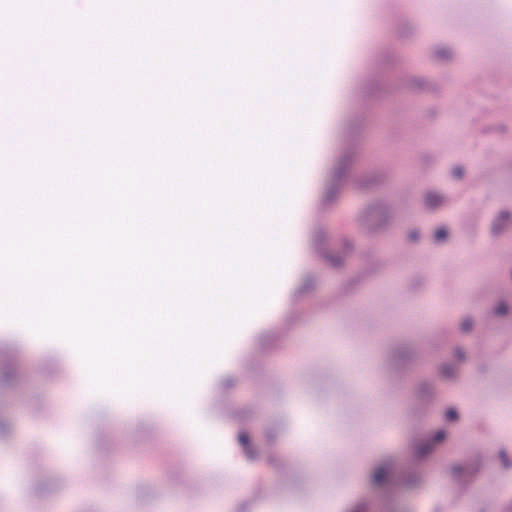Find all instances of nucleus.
Segmentation results:
<instances>
[{
    "mask_svg": "<svg viewBox=\"0 0 512 512\" xmlns=\"http://www.w3.org/2000/svg\"><path fill=\"white\" fill-rule=\"evenodd\" d=\"M510 223V217L508 213L502 212L493 222L492 232L494 234L501 233L505 227Z\"/></svg>",
    "mask_w": 512,
    "mask_h": 512,
    "instance_id": "obj_1",
    "label": "nucleus"
},
{
    "mask_svg": "<svg viewBox=\"0 0 512 512\" xmlns=\"http://www.w3.org/2000/svg\"><path fill=\"white\" fill-rule=\"evenodd\" d=\"M389 474V470L385 466H380L375 469L373 476H372V482L375 485H382L387 478Z\"/></svg>",
    "mask_w": 512,
    "mask_h": 512,
    "instance_id": "obj_2",
    "label": "nucleus"
},
{
    "mask_svg": "<svg viewBox=\"0 0 512 512\" xmlns=\"http://www.w3.org/2000/svg\"><path fill=\"white\" fill-rule=\"evenodd\" d=\"M443 203L442 196L435 193H427L425 196V204L429 208H436Z\"/></svg>",
    "mask_w": 512,
    "mask_h": 512,
    "instance_id": "obj_3",
    "label": "nucleus"
},
{
    "mask_svg": "<svg viewBox=\"0 0 512 512\" xmlns=\"http://www.w3.org/2000/svg\"><path fill=\"white\" fill-rule=\"evenodd\" d=\"M240 444L245 448L247 454L250 455L249 436L246 433H240L238 436Z\"/></svg>",
    "mask_w": 512,
    "mask_h": 512,
    "instance_id": "obj_4",
    "label": "nucleus"
},
{
    "mask_svg": "<svg viewBox=\"0 0 512 512\" xmlns=\"http://www.w3.org/2000/svg\"><path fill=\"white\" fill-rule=\"evenodd\" d=\"M446 238H447V230L445 228L441 227L435 231V239L437 241H442V240H445Z\"/></svg>",
    "mask_w": 512,
    "mask_h": 512,
    "instance_id": "obj_5",
    "label": "nucleus"
},
{
    "mask_svg": "<svg viewBox=\"0 0 512 512\" xmlns=\"http://www.w3.org/2000/svg\"><path fill=\"white\" fill-rule=\"evenodd\" d=\"M432 449V445L430 443L425 444L423 446H420L417 450V454L419 456H424L425 454L429 453Z\"/></svg>",
    "mask_w": 512,
    "mask_h": 512,
    "instance_id": "obj_6",
    "label": "nucleus"
},
{
    "mask_svg": "<svg viewBox=\"0 0 512 512\" xmlns=\"http://www.w3.org/2000/svg\"><path fill=\"white\" fill-rule=\"evenodd\" d=\"M507 313V306L505 303H499L495 307V314L497 315H505Z\"/></svg>",
    "mask_w": 512,
    "mask_h": 512,
    "instance_id": "obj_7",
    "label": "nucleus"
},
{
    "mask_svg": "<svg viewBox=\"0 0 512 512\" xmlns=\"http://www.w3.org/2000/svg\"><path fill=\"white\" fill-rule=\"evenodd\" d=\"M499 457H500V460H501V463L502 465L505 467V468H508L511 466L509 460H508V456L507 454L504 452V451H501L500 454H499Z\"/></svg>",
    "mask_w": 512,
    "mask_h": 512,
    "instance_id": "obj_8",
    "label": "nucleus"
},
{
    "mask_svg": "<svg viewBox=\"0 0 512 512\" xmlns=\"http://www.w3.org/2000/svg\"><path fill=\"white\" fill-rule=\"evenodd\" d=\"M445 416H446V420L453 421V420L457 419V412L451 408L446 411Z\"/></svg>",
    "mask_w": 512,
    "mask_h": 512,
    "instance_id": "obj_9",
    "label": "nucleus"
},
{
    "mask_svg": "<svg viewBox=\"0 0 512 512\" xmlns=\"http://www.w3.org/2000/svg\"><path fill=\"white\" fill-rule=\"evenodd\" d=\"M472 328V321L470 319H465L461 323V329L464 332H468Z\"/></svg>",
    "mask_w": 512,
    "mask_h": 512,
    "instance_id": "obj_10",
    "label": "nucleus"
},
{
    "mask_svg": "<svg viewBox=\"0 0 512 512\" xmlns=\"http://www.w3.org/2000/svg\"><path fill=\"white\" fill-rule=\"evenodd\" d=\"M452 174L456 178H461L463 176V174H464V171H463V169L461 167L457 166V167L453 168Z\"/></svg>",
    "mask_w": 512,
    "mask_h": 512,
    "instance_id": "obj_11",
    "label": "nucleus"
},
{
    "mask_svg": "<svg viewBox=\"0 0 512 512\" xmlns=\"http://www.w3.org/2000/svg\"><path fill=\"white\" fill-rule=\"evenodd\" d=\"M445 438V432L444 431H438L434 436V442L440 443Z\"/></svg>",
    "mask_w": 512,
    "mask_h": 512,
    "instance_id": "obj_12",
    "label": "nucleus"
},
{
    "mask_svg": "<svg viewBox=\"0 0 512 512\" xmlns=\"http://www.w3.org/2000/svg\"><path fill=\"white\" fill-rule=\"evenodd\" d=\"M448 54H449V51L445 50V49L437 51V56L439 58H445L448 56Z\"/></svg>",
    "mask_w": 512,
    "mask_h": 512,
    "instance_id": "obj_13",
    "label": "nucleus"
},
{
    "mask_svg": "<svg viewBox=\"0 0 512 512\" xmlns=\"http://www.w3.org/2000/svg\"><path fill=\"white\" fill-rule=\"evenodd\" d=\"M442 373H443V375H445V376H450V375L452 374V373L448 370V368H447V367H443V368H442Z\"/></svg>",
    "mask_w": 512,
    "mask_h": 512,
    "instance_id": "obj_14",
    "label": "nucleus"
},
{
    "mask_svg": "<svg viewBox=\"0 0 512 512\" xmlns=\"http://www.w3.org/2000/svg\"><path fill=\"white\" fill-rule=\"evenodd\" d=\"M462 471H463V468H461V467H458V466L453 467L454 474H459Z\"/></svg>",
    "mask_w": 512,
    "mask_h": 512,
    "instance_id": "obj_15",
    "label": "nucleus"
},
{
    "mask_svg": "<svg viewBox=\"0 0 512 512\" xmlns=\"http://www.w3.org/2000/svg\"><path fill=\"white\" fill-rule=\"evenodd\" d=\"M410 238H411L412 240H416V239H417V235H416V233L412 232V233L410 234Z\"/></svg>",
    "mask_w": 512,
    "mask_h": 512,
    "instance_id": "obj_16",
    "label": "nucleus"
},
{
    "mask_svg": "<svg viewBox=\"0 0 512 512\" xmlns=\"http://www.w3.org/2000/svg\"><path fill=\"white\" fill-rule=\"evenodd\" d=\"M456 356L459 358V359H462L463 358V354L458 350L456 352Z\"/></svg>",
    "mask_w": 512,
    "mask_h": 512,
    "instance_id": "obj_17",
    "label": "nucleus"
},
{
    "mask_svg": "<svg viewBox=\"0 0 512 512\" xmlns=\"http://www.w3.org/2000/svg\"><path fill=\"white\" fill-rule=\"evenodd\" d=\"M352 512H364V509H362V508H357V509L353 510Z\"/></svg>",
    "mask_w": 512,
    "mask_h": 512,
    "instance_id": "obj_18",
    "label": "nucleus"
}]
</instances>
